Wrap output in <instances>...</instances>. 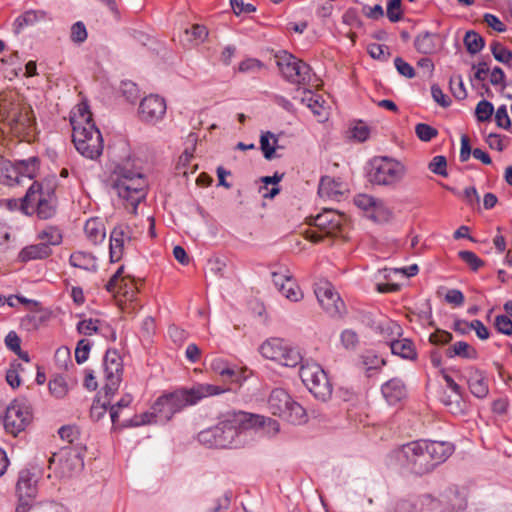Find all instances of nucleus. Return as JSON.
Returning a JSON list of instances; mask_svg holds the SVG:
<instances>
[{"instance_id": "7ed1b4c3", "label": "nucleus", "mask_w": 512, "mask_h": 512, "mask_svg": "<svg viewBox=\"0 0 512 512\" xmlns=\"http://www.w3.org/2000/svg\"><path fill=\"white\" fill-rule=\"evenodd\" d=\"M262 421V418H253L243 411L228 412L213 427L198 433L199 443L208 448L225 449L236 447L238 438L246 430L248 420Z\"/></svg>"}, {"instance_id": "13d9d810", "label": "nucleus", "mask_w": 512, "mask_h": 512, "mask_svg": "<svg viewBox=\"0 0 512 512\" xmlns=\"http://www.w3.org/2000/svg\"><path fill=\"white\" fill-rule=\"evenodd\" d=\"M84 230L89 241L96 245L103 242L106 236L104 226H84Z\"/></svg>"}, {"instance_id": "b1692460", "label": "nucleus", "mask_w": 512, "mask_h": 512, "mask_svg": "<svg viewBox=\"0 0 512 512\" xmlns=\"http://www.w3.org/2000/svg\"><path fill=\"white\" fill-rule=\"evenodd\" d=\"M132 237L129 226H114L110 234L109 254L111 262H118L123 255L124 247Z\"/></svg>"}, {"instance_id": "69168bd1", "label": "nucleus", "mask_w": 512, "mask_h": 512, "mask_svg": "<svg viewBox=\"0 0 512 512\" xmlns=\"http://www.w3.org/2000/svg\"><path fill=\"white\" fill-rule=\"evenodd\" d=\"M495 328L499 333L504 335H512V320L506 315H498L495 318Z\"/></svg>"}, {"instance_id": "49530a36", "label": "nucleus", "mask_w": 512, "mask_h": 512, "mask_svg": "<svg viewBox=\"0 0 512 512\" xmlns=\"http://www.w3.org/2000/svg\"><path fill=\"white\" fill-rule=\"evenodd\" d=\"M302 93H303V96L301 97V102L305 103L307 105V107L310 108L311 111L315 115L321 116L322 115V109H323V106L320 103L321 97L317 96V95H314L311 90H307V89H304L302 91Z\"/></svg>"}, {"instance_id": "20e7f679", "label": "nucleus", "mask_w": 512, "mask_h": 512, "mask_svg": "<svg viewBox=\"0 0 512 512\" xmlns=\"http://www.w3.org/2000/svg\"><path fill=\"white\" fill-rule=\"evenodd\" d=\"M72 140L77 151L86 158L97 159L103 152V138L86 103H81L70 118Z\"/></svg>"}, {"instance_id": "bb28decb", "label": "nucleus", "mask_w": 512, "mask_h": 512, "mask_svg": "<svg viewBox=\"0 0 512 512\" xmlns=\"http://www.w3.org/2000/svg\"><path fill=\"white\" fill-rule=\"evenodd\" d=\"M344 192L345 188L341 181L329 176L321 178L318 186V194L320 197L339 201Z\"/></svg>"}, {"instance_id": "7c9ffc66", "label": "nucleus", "mask_w": 512, "mask_h": 512, "mask_svg": "<svg viewBox=\"0 0 512 512\" xmlns=\"http://www.w3.org/2000/svg\"><path fill=\"white\" fill-rule=\"evenodd\" d=\"M47 12L44 10H28L18 16L13 24L14 32L19 34L25 27L32 26L47 19Z\"/></svg>"}, {"instance_id": "1a4fd4ad", "label": "nucleus", "mask_w": 512, "mask_h": 512, "mask_svg": "<svg viewBox=\"0 0 512 512\" xmlns=\"http://www.w3.org/2000/svg\"><path fill=\"white\" fill-rule=\"evenodd\" d=\"M85 447L82 444L62 447L49 459V468L54 467L61 477H71L84 467Z\"/></svg>"}, {"instance_id": "e433bc0d", "label": "nucleus", "mask_w": 512, "mask_h": 512, "mask_svg": "<svg viewBox=\"0 0 512 512\" xmlns=\"http://www.w3.org/2000/svg\"><path fill=\"white\" fill-rule=\"evenodd\" d=\"M17 169L11 161L0 156V183L13 186L17 182Z\"/></svg>"}, {"instance_id": "9d476101", "label": "nucleus", "mask_w": 512, "mask_h": 512, "mask_svg": "<svg viewBox=\"0 0 512 512\" xmlns=\"http://www.w3.org/2000/svg\"><path fill=\"white\" fill-rule=\"evenodd\" d=\"M299 375L315 398L327 401L332 395V385L322 367L315 362L301 363Z\"/></svg>"}, {"instance_id": "f704fd0d", "label": "nucleus", "mask_w": 512, "mask_h": 512, "mask_svg": "<svg viewBox=\"0 0 512 512\" xmlns=\"http://www.w3.org/2000/svg\"><path fill=\"white\" fill-rule=\"evenodd\" d=\"M449 358L461 357L463 359L475 360L478 358L477 350L465 341H457L446 350Z\"/></svg>"}, {"instance_id": "0eeeda50", "label": "nucleus", "mask_w": 512, "mask_h": 512, "mask_svg": "<svg viewBox=\"0 0 512 512\" xmlns=\"http://www.w3.org/2000/svg\"><path fill=\"white\" fill-rule=\"evenodd\" d=\"M37 244L25 246L18 253V260L27 263L33 260L46 259L52 254V246H58L62 243V233L55 226H46L37 233Z\"/></svg>"}, {"instance_id": "f3484780", "label": "nucleus", "mask_w": 512, "mask_h": 512, "mask_svg": "<svg viewBox=\"0 0 512 512\" xmlns=\"http://www.w3.org/2000/svg\"><path fill=\"white\" fill-rule=\"evenodd\" d=\"M271 277L275 287L285 298L294 302L302 299L303 293L293 277V273L287 266H273Z\"/></svg>"}, {"instance_id": "052dcab7", "label": "nucleus", "mask_w": 512, "mask_h": 512, "mask_svg": "<svg viewBox=\"0 0 512 512\" xmlns=\"http://www.w3.org/2000/svg\"><path fill=\"white\" fill-rule=\"evenodd\" d=\"M340 340L345 349L353 350L359 343L358 335L355 331L351 329H346L342 331L340 335Z\"/></svg>"}, {"instance_id": "79ce46f5", "label": "nucleus", "mask_w": 512, "mask_h": 512, "mask_svg": "<svg viewBox=\"0 0 512 512\" xmlns=\"http://www.w3.org/2000/svg\"><path fill=\"white\" fill-rule=\"evenodd\" d=\"M48 386L51 395L59 399L65 397L69 391L68 383L62 375L53 376Z\"/></svg>"}, {"instance_id": "4d7b16f0", "label": "nucleus", "mask_w": 512, "mask_h": 512, "mask_svg": "<svg viewBox=\"0 0 512 512\" xmlns=\"http://www.w3.org/2000/svg\"><path fill=\"white\" fill-rule=\"evenodd\" d=\"M132 402V396L127 394L123 396L115 405L110 404V419L115 426L118 422L119 412L123 408H127Z\"/></svg>"}, {"instance_id": "c756f323", "label": "nucleus", "mask_w": 512, "mask_h": 512, "mask_svg": "<svg viewBox=\"0 0 512 512\" xmlns=\"http://www.w3.org/2000/svg\"><path fill=\"white\" fill-rule=\"evenodd\" d=\"M72 267L95 273L98 270L97 258L90 252L75 251L69 257Z\"/></svg>"}, {"instance_id": "a878e982", "label": "nucleus", "mask_w": 512, "mask_h": 512, "mask_svg": "<svg viewBox=\"0 0 512 512\" xmlns=\"http://www.w3.org/2000/svg\"><path fill=\"white\" fill-rule=\"evenodd\" d=\"M381 393L389 405H396L406 398L407 390L400 378H392L382 384Z\"/></svg>"}, {"instance_id": "3c124183", "label": "nucleus", "mask_w": 512, "mask_h": 512, "mask_svg": "<svg viewBox=\"0 0 512 512\" xmlns=\"http://www.w3.org/2000/svg\"><path fill=\"white\" fill-rule=\"evenodd\" d=\"M264 68V64L255 58H248L240 62L238 71L247 74H257Z\"/></svg>"}, {"instance_id": "6ab92c4d", "label": "nucleus", "mask_w": 512, "mask_h": 512, "mask_svg": "<svg viewBox=\"0 0 512 512\" xmlns=\"http://www.w3.org/2000/svg\"><path fill=\"white\" fill-rule=\"evenodd\" d=\"M315 295L321 307L331 317H340L345 304L330 282H320L315 287Z\"/></svg>"}, {"instance_id": "de8ad7c7", "label": "nucleus", "mask_w": 512, "mask_h": 512, "mask_svg": "<svg viewBox=\"0 0 512 512\" xmlns=\"http://www.w3.org/2000/svg\"><path fill=\"white\" fill-rule=\"evenodd\" d=\"M494 58L506 65L512 61V51L504 47L500 42L494 41L490 45Z\"/></svg>"}, {"instance_id": "774afa93", "label": "nucleus", "mask_w": 512, "mask_h": 512, "mask_svg": "<svg viewBox=\"0 0 512 512\" xmlns=\"http://www.w3.org/2000/svg\"><path fill=\"white\" fill-rule=\"evenodd\" d=\"M58 505L55 502H41L26 506V512H57Z\"/></svg>"}, {"instance_id": "a19ab883", "label": "nucleus", "mask_w": 512, "mask_h": 512, "mask_svg": "<svg viewBox=\"0 0 512 512\" xmlns=\"http://www.w3.org/2000/svg\"><path fill=\"white\" fill-rule=\"evenodd\" d=\"M249 416H251L253 418H256V417L262 418L261 420H263V421L256 422L255 420H253V421L251 419L248 420L246 430L253 428V427H262V428L266 429L267 433H272V434H276L280 430V425H279L278 421H276L274 419L266 418L261 415H254V414H250V413H249Z\"/></svg>"}, {"instance_id": "6e6d98bb", "label": "nucleus", "mask_w": 512, "mask_h": 512, "mask_svg": "<svg viewBox=\"0 0 512 512\" xmlns=\"http://www.w3.org/2000/svg\"><path fill=\"white\" fill-rule=\"evenodd\" d=\"M386 15L393 23L400 21L403 18L402 0H390L387 3Z\"/></svg>"}, {"instance_id": "72a5a7b5", "label": "nucleus", "mask_w": 512, "mask_h": 512, "mask_svg": "<svg viewBox=\"0 0 512 512\" xmlns=\"http://www.w3.org/2000/svg\"><path fill=\"white\" fill-rule=\"evenodd\" d=\"M389 345L392 354L400 356L403 359L415 360L417 357V352L413 342L407 338L393 340Z\"/></svg>"}, {"instance_id": "6e6552de", "label": "nucleus", "mask_w": 512, "mask_h": 512, "mask_svg": "<svg viewBox=\"0 0 512 512\" xmlns=\"http://www.w3.org/2000/svg\"><path fill=\"white\" fill-rule=\"evenodd\" d=\"M0 121L7 123L15 133H28L35 124L32 108L19 102H0Z\"/></svg>"}, {"instance_id": "412c9836", "label": "nucleus", "mask_w": 512, "mask_h": 512, "mask_svg": "<svg viewBox=\"0 0 512 512\" xmlns=\"http://www.w3.org/2000/svg\"><path fill=\"white\" fill-rule=\"evenodd\" d=\"M166 112L165 100L158 95L145 97L139 105L140 118L147 123H155Z\"/></svg>"}, {"instance_id": "9b49d317", "label": "nucleus", "mask_w": 512, "mask_h": 512, "mask_svg": "<svg viewBox=\"0 0 512 512\" xmlns=\"http://www.w3.org/2000/svg\"><path fill=\"white\" fill-rule=\"evenodd\" d=\"M260 354L282 366L296 367L303 361L299 350L281 338H270L259 347Z\"/></svg>"}, {"instance_id": "4468645a", "label": "nucleus", "mask_w": 512, "mask_h": 512, "mask_svg": "<svg viewBox=\"0 0 512 512\" xmlns=\"http://www.w3.org/2000/svg\"><path fill=\"white\" fill-rule=\"evenodd\" d=\"M6 432L17 436L32 421V412L24 400H14L5 409L2 419Z\"/></svg>"}, {"instance_id": "5701e85b", "label": "nucleus", "mask_w": 512, "mask_h": 512, "mask_svg": "<svg viewBox=\"0 0 512 512\" xmlns=\"http://www.w3.org/2000/svg\"><path fill=\"white\" fill-rule=\"evenodd\" d=\"M124 266H120L114 275L105 285V288L110 293L122 294L127 299L132 300L137 292L134 281L128 277L123 276Z\"/></svg>"}, {"instance_id": "8fccbe9b", "label": "nucleus", "mask_w": 512, "mask_h": 512, "mask_svg": "<svg viewBox=\"0 0 512 512\" xmlns=\"http://www.w3.org/2000/svg\"><path fill=\"white\" fill-rule=\"evenodd\" d=\"M494 113V106L487 100H481L475 109V115L479 122L489 121Z\"/></svg>"}, {"instance_id": "cd10ccee", "label": "nucleus", "mask_w": 512, "mask_h": 512, "mask_svg": "<svg viewBox=\"0 0 512 512\" xmlns=\"http://www.w3.org/2000/svg\"><path fill=\"white\" fill-rule=\"evenodd\" d=\"M415 49L422 54H433L440 48V36L428 31L418 34L414 40Z\"/></svg>"}, {"instance_id": "dca6fc26", "label": "nucleus", "mask_w": 512, "mask_h": 512, "mask_svg": "<svg viewBox=\"0 0 512 512\" xmlns=\"http://www.w3.org/2000/svg\"><path fill=\"white\" fill-rule=\"evenodd\" d=\"M102 367L105 380L103 391L106 396H113L119 388L123 375V362L117 350L106 351Z\"/></svg>"}, {"instance_id": "39448f33", "label": "nucleus", "mask_w": 512, "mask_h": 512, "mask_svg": "<svg viewBox=\"0 0 512 512\" xmlns=\"http://www.w3.org/2000/svg\"><path fill=\"white\" fill-rule=\"evenodd\" d=\"M113 189L125 201L126 210L136 214L138 205L146 197L147 181L138 171L118 166L114 171Z\"/></svg>"}, {"instance_id": "c9c22d12", "label": "nucleus", "mask_w": 512, "mask_h": 512, "mask_svg": "<svg viewBox=\"0 0 512 512\" xmlns=\"http://www.w3.org/2000/svg\"><path fill=\"white\" fill-rule=\"evenodd\" d=\"M312 219L316 222L315 224H343L348 220L344 213L334 209H324Z\"/></svg>"}, {"instance_id": "e2e57ef3", "label": "nucleus", "mask_w": 512, "mask_h": 512, "mask_svg": "<svg viewBox=\"0 0 512 512\" xmlns=\"http://www.w3.org/2000/svg\"><path fill=\"white\" fill-rule=\"evenodd\" d=\"M70 38L77 44H81L87 39V30L83 22L78 21L72 25Z\"/></svg>"}, {"instance_id": "09e8293b", "label": "nucleus", "mask_w": 512, "mask_h": 512, "mask_svg": "<svg viewBox=\"0 0 512 512\" xmlns=\"http://www.w3.org/2000/svg\"><path fill=\"white\" fill-rule=\"evenodd\" d=\"M458 257L469 266V268L476 272L484 266V261L477 256L476 253L469 250H462L458 252Z\"/></svg>"}, {"instance_id": "a18cd8bd", "label": "nucleus", "mask_w": 512, "mask_h": 512, "mask_svg": "<svg viewBox=\"0 0 512 512\" xmlns=\"http://www.w3.org/2000/svg\"><path fill=\"white\" fill-rule=\"evenodd\" d=\"M361 360L367 372L381 369L386 364L385 359L378 356L373 350L365 351L361 356Z\"/></svg>"}, {"instance_id": "5fc2aeb1", "label": "nucleus", "mask_w": 512, "mask_h": 512, "mask_svg": "<svg viewBox=\"0 0 512 512\" xmlns=\"http://www.w3.org/2000/svg\"><path fill=\"white\" fill-rule=\"evenodd\" d=\"M416 136L423 142H429L438 135V130L428 124L418 123L415 126Z\"/></svg>"}, {"instance_id": "58836bf2", "label": "nucleus", "mask_w": 512, "mask_h": 512, "mask_svg": "<svg viewBox=\"0 0 512 512\" xmlns=\"http://www.w3.org/2000/svg\"><path fill=\"white\" fill-rule=\"evenodd\" d=\"M463 42L467 51L473 55L479 53L485 45L484 38L472 30L466 32Z\"/></svg>"}, {"instance_id": "ea45409f", "label": "nucleus", "mask_w": 512, "mask_h": 512, "mask_svg": "<svg viewBox=\"0 0 512 512\" xmlns=\"http://www.w3.org/2000/svg\"><path fill=\"white\" fill-rule=\"evenodd\" d=\"M110 397L111 396H106V393H104L103 400L101 396L94 400L90 408V417L94 421L101 420L106 415L108 409L110 410Z\"/></svg>"}, {"instance_id": "37998d69", "label": "nucleus", "mask_w": 512, "mask_h": 512, "mask_svg": "<svg viewBox=\"0 0 512 512\" xmlns=\"http://www.w3.org/2000/svg\"><path fill=\"white\" fill-rule=\"evenodd\" d=\"M187 41L192 45H199L208 36V30L204 25L194 24L190 29H185Z\"/></svg>"}, {"instance_id": "680f3d73", "label": "nucleus", "mask_w": 512, "mask_h": 512, "mask_svg": "<svg viewBox=\"0 0 512 512\" xmlns=\"http://www.w3.org/2000/svg\"><path fill=\"white\" fill-rule=\"evenodd\" d=\"M368 54L373 58L377 60H388L390 53L388 51V47L385 45L372 43L369 44L367 47Z\"/></svg>"}, {"instance_id": "864d4df0", "label": "nucleus", "mask_w": 512, "mask_h": 512, "mask_svg": "<svg viewBox=\"0 0 512 512\" xmlns=\"http://www.w3.org/2000/svg\"><path fill=\"white\" fill-rule=\"evenodd\" d=\"M449 86L451 93L456 99L463 100L467 97L464 82L460 75L452 76L449 81Z\"/></svg>"}, {"instance_id": "423d86ee", "label": "nucleus", "mask_w": 512, "mask_h": 512, "mask_svg": "<svg viewBox=\"0 0 512 512\" xmlns=\"http://www.w3.org/2000/svg\"><path fill=\"white\" fill-rule=\"evenodd\" d=\"M268 409L276 416L292 424H302L307 420L305 409L281 388L274 389L268 398Z\"/></svg>"}, {"instance_id": "473e14b6", "label": "nucleus", "mask_w": 512, "mask_h": 512, "mask_svg": "<svg viewBox=\"0 0 512 512\" xmlns=\"http://www.w3.org/2000/svg\"><path fill=\"white\" fill-rule=\"evenodd\" d=\"M14 168L17 169V182L15 185L21 183V178L33 179L39 168V160L36 157H31L27 160L17 161L14 164Z\"/></svg>"}, {"instance_id": "393cba45", "label": "nucleus", "mask_w": 512, "mask_h": 512, "mask_svg": "<svg viewBox=\"0 0 512 512\" xmlns=\"http://www.w3.org/2000/svg\"><path fill=\"white\" fill-rule=\"evenodd\" d=\"M354 203L360 209L370 211L368 218L374 222L389 220L390 213L381 204H378L372 196L359 194L354 198Z\"/></svg>"}, {"instance_id": "f257e3e1", "label": "nucleus", "mask_w": 512, "mask_h": 512, "mask_svg": "<svg viewBox=\"0 0 512 512\" xmlns=\"http://www.w3.org/2000/svg\"><path fill=\"white\" fill-rule=\"evenodd\" d=\"M454 452V445L445 441L414 440L389 454L390 464L416 476L433 472Z\"/></svg>"}, {"instance_id": "f03ea898", "label": "nucleus", "mask_w": 512, "mask_h": 512, "mask_svg": "<svg viewBox=\"0 0 512 512\" xmlns=\"http://www.w3.org/2000/svg\"><path fill=\"white\" fill-rule=\"evenodd\" d=\"M223 391L220 386L200 383L190 389H178L163 394L156 399L149 411L135 416L132 425L165 424L185 407L195 405L203 398L218 395Z\"/></svg>"}, {"instance_id": "ddd939ff", "label": "nucleus", "mask_w": 512, "mask_h": 512, "mask_svg": "<svg viewBox=\"0 0 512 512\" xmlns=\"http://www.w3.org/2000/svg\"><path fill=\"white\" fill-rule=\"evenodd\" d=\"M275 59L276 65L286 81L297 85L307 83L311 70L308 64L286 51L276 54Z\"/></svg>"}, {"instance_id": "a211bd4d", "label": "nucleus", "mask_w": 512, "mask_h": 512, "mask_svg": "<svg viewBox=\"0 0 512 512\" xmlns=\"http://www.w3.org/2000/svg\"><path fill=\"white\" fill-rule=\"evenodd\" d=\"M39 475L36 471L30 469H23L19 472L18 481L16 484V493L19 503L15 512H26V506L37 495Z\"/></svg>"}, {"instance_id": "4c0bfd02", "label": "nucleus", "mask_w": 512, "mask_h": 512, "mask_svg": "<svg viewBox=\"0 0 512 512\" xmlns=\"http://www.w3.org/2000/svg\"><path fill=\"white\" fill-rule=\"evenodd\" d=\"M278 139L275 135L269 131L261 134L260 137V148L263 152L264 158L272 160L277 157L276 155V144Z\"/></svg>"}, {"instance_id": "f8f14e48", "label": "nucleus", "mask_w": 512, "mask_h": 512, "mask_svg": "<svg viewBox=\"0 0 512 512\" xmlns=\"http://www.w3.org/2000/svg\"><path fill=\"white\" fill-rule=\"evenodd\" d=\"M405 175V167L388 157H375L370 161L369 181L377 185H393Z\"/></svg>"}, {"instance_id": "c03bdc74", "label": "nucleus", "mask_w": 512, "mask_h": 512, "mask_svg": "<svg viewBox=\"0 0 512 512\" xmlns=\"http://www.w3.org/2000/svg\"><path fill=\"white\" fill-rule=\"evenodd\" d=\"M211 367L214 372L218 373L223 378H228L233 380V378L237 375V370L235 366H231L227 361L222 358H216L212 361Z\"/></svg>"}, {"instance_id": "bf43d9fd", "label": "nucleus", "mask_w": 512, "mask_h": 512, "mask_svg": "<svg viewBox=\"0 0 512 512\" xmlns=\"http://www.w3.org/2000/svg\"><path fill=\"white\" fill-rule=\"evenodd\" d=\"M91 350V343L87 339H81L78 341L76 349H75V360L78 364L84 363L88 357Z\"/></svg>"}, {"instance_id": "4be33fe9", "label": "nucleus", "mask_w": 512, "mask_h": 512, "mask_svg": "<svg viewBox=\"0 0 512 512\" xmlns=\"http://www.w3.org/2000/svg\"><path fill=\"white\" fill-rule=\"evenodd\" d=\"M439 512H465L467 509V497L456 486H450L438 499Z\"/></svg>"}, {"instance_id": "aec40b11", "label": "nucleus", "mask_w": 512, "mask_h": 512, "mask_svg": "<svg viewBox=\"0 0 512 512\" xmlns=\"http://www.w3.org/2000/svg\"><path fill=\"white\" fill-rule=\"evenodd\" d=\"M438 499L431 494L412 495L395 503V512H439Z\"/></svg>"}, {"instance_id": "603ef678", "label": "nucleus", "mask_w": 512, "mask_h": 512, "mask_svg": "<svg viewBox=\"0 0 512 512\" xmlns=\"http://www.w3.org/2000/svg\"><path fill=\"white\" fill-rule=\"evenodd\" d=\"M58 433L62 440H66L70 444L69 446H75L77 444L75 442L80 437L79 429L75 425L62 426Z\"/></svg>"}, {"instance_id": "0e129e2a", "label": "nucleus", "mask_w": 512, "mask_h": 512, "mask_svg": "<svg viewBox=\"0 0 512 512\" xmlns=\"http://www.w3.org/2000/svg\"><path fill=\"white\" fill-rule=\"evenodd\" d=\"M99 320L84 319L78 322L77 331L79 334L90 336L98 331Z\"/></svg>"}, {"instance_id": "c85d7f7f", "label": "nucleus", "mask_w": 512, "mask_h": 512, "mask_svg": "<svg viewBox=\"0 0 512 512\" xmlns=\"http://www.w3.org/2000/svg\"><path fill=\"white\" fill-rule=\"evenodd\" d=\"M470 392L477 398H484L489 392L488 382L483 371L470 368L468 375Z\"/></svg>"}, {"instance_id": "2f4dec72", "label": "nucleus", "mask_w": 512, "mask_h": 512, "mask_svg": "<svg viewBox=\"0 0 512 512\" xmlns=\"http://www.w3.org/2000/svg\"><path fill=\"white\" fill-rule=\"evenodd\" d=\"M342 226H313L311 229L305 230V238L313 243H320L330 240L338 232H341Z\"/></svg>"}, {"instance_id": "2eb2a0df", "label": "nucleus", "mask_w": 512, "mask_h": 512, "mask_svg": "<svg viewBox=\"0 0 512 512\" xmlns=\"http://www.w3.org/2000/svg\"><path fill=\"white\" fill-rule=\"evenodd\" d=\"M23 208L30 210L31 214H37L40 220L50 219L55 214V204L52 197L47 194L44 196L42 187L38 182H34L27 190L24 196Z\"/></svg>"}, {"instance_id": "338daca9", "label": "nucleus", "mask_w": 512, "mask_h": 512, "mask_svg": "<svg viewBox=\"0 0 512 512\" xmlns=\"http://www.w3.org/2000/svg\"><path fill=\"white\" fill-rule=\"evenodd\" d=\"M394 65L400 75L408 79H411L415 76L414 68L401 57H396L394 59Z\"/></svg>"}]
</instances>
